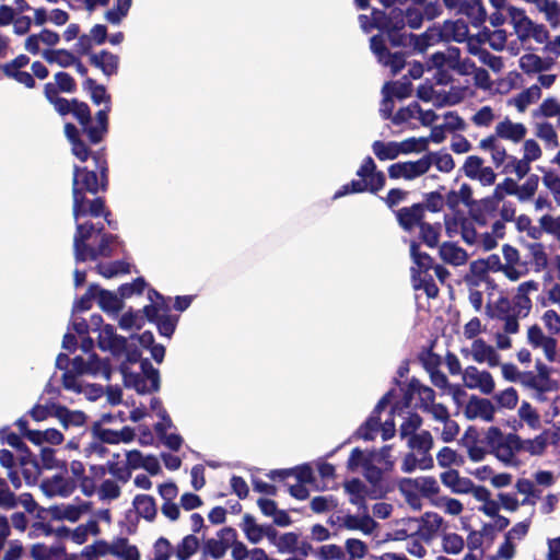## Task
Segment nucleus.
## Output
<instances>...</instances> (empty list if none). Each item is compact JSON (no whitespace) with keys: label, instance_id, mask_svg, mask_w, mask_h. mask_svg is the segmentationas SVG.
I'll return each instance as SVG.
<instances>
[{"label":"nucleus","instance_id":"69168bd1","mask_svg":"<svg viewBox=\"0 0 560 560\" xmlns=\"http://www.w3.org/2000/svg\"><path fill=\"white\" fill-rule=\"evenodd\" d=\"M299 544V535L289 532L281 535L276 542L279 552H296Z\"/></svg>","mask_w":560,"mask_h":560},{"label":"nucleus","instance_id":"6ab92c4d","mask_svg":"<svg viewBox=\"0 0 560 560\" xmlns=\"http://www.w3.org/2000/svg\"><path fill=\"white\" fill-rule=\"evenodd\" d=\"M442 483L450 488L452 492L467 494L474 488V482L467 477H460L455 469H450L441 474Z\"/></svg>","mask_w":560,"mask_h":560},{"label":"nucleus","instance_id":"338daca9","mask_svg":"<svg viewBox=\"0 0 560 560\" xmlns=\"http://www.w3.org/2000/svg\"><path fill=\"white\" fill-rule=\"evenodd\" d=\"M464 539L456 533L446 534L443 537V550L446 553L457 555L464 548Z\"/></svg>","mask_w":560,"mask_h":560},{"label":"nucleus","instance_id":"79ce46f5","mask_svg":"<svg viewBox=\"0 0 560 560\" xmlns=\"http://www.w3.org/2000/svg\"><path fill=\"white\" fill-rule=\"evenodd\" d=\"M527 249L530 253L532 261L535 266V271L539 272L548 266V256L545 252L542 243H527Z\"/></svg>","mask_w":560,"mask_h":560},{"label":"nucleus","instance_id":"1a4fd4ad","mask_svg":"<svg viewBox=\"0 0 560 560\" xmlns=\"http://www.w3.org/2000/svg\"><path fill=\"white\" fill-rule=\"evenodd\" d=\"M463 381L468 388H478L482 394L489 395L494 389V381L490 372H480L476 366L470 365L463 372Z\"/></svg>","mask_w":560,"mask_h":560},{"label":"nucleus","instance_id":"bf43d9fd","mask_svg":"<svg viewBox=\"0 0 560 560\" xmlns=\"http://www.w3.org/2000/svg\"><path fill=\"white\" fill-rule=\"evenodd\" d=\"M338 506V501L334 495H318L314 497L311 501V509L314 513H324L329 510H335Z\"/></svg>","mask_w":560,"mask_h":560},{"label":"nucleus","instance_id":"72a5a7b5","mask_svg":"<svg viewBox=\"0 0 560 560\" xmlns=\"http://www.w3.org/2000/svg\"><path fill=\"white\" fill-rule=\"evenodd\" d=\"M95 270L104 278L110 279L117 275H127L130 272V265L124 260H115L112 262H100L95 266Z\"/></svg>","mask_w":560,"mask_h":560},{"label":"nucleus","instance_id":"603ef678","mask_svg":"<svg viewBox=\"0 0 560 560\" xmlns=\"http://www.w3.org/2000/svg\"><path fill=\"white\" fill-rule=\"evenodd\" d=\"M314 557L319 560H345V551L336 544L324 545L315 550Z\"/></svg>","mask_w":560,"mask_h":560},{"label":"nucleus","instance_id":"0eeeda50","mask_svg":"<svg viewBox=\"0 0 560 560\" xmlns=\"http://www.w3.org/2000/svg\"><path fill=\"white\" fill-rule=\"evenodd\" d=\"M398 225L407 233L413 232L425 221L421 203H413L395 211Z\"/></svg>","mask_w":560,"mask_h":560},{"label":"nucleus","instance_id":"ea45409f","mask_svg":"<svg viewBox=\"0 0 560 560\" xmlns=\"http://www.w3.org/2000/svg\"><path fill=\"white\" fill-rule=\"evenodd\" d=\"M199 548V539L194 535L185 536L177 545L176 557L178 560H188Z\"/></svg>","mask_w":560,"mask_h":560},{"label":"nucleus","instance_id":"e433bc0d","mask_svg":"<svg viewBox=\"0 0 560 560\" xmlns=\"http://www.w3.org/2000/svg\"><path fill=\"white\" fill-rule=\"evenodd\" d=\"M346 491L350 494V503L365 508V485L359 479L353 478L345 485Z\"/></svg>","mask_w":560,"mask_h":560},{"label":"nucleus","instance_id":"2eb2a0df","mask_svg":"<svg viewBox=\"0 0 560 560\" xmlns=\"http://www.w3.org/2000/svg\"><path fill=\"white\" fill-rule=\"evenodd\" d=\"M82 88L90 94L93 104H104L102 109H107V117H109V113L112 112V96L107 93L105 85L98 84L94 79L86 77L82 83Z\"/></svg>","mask_w":560,"mask_h":560},{"label":"nucleus","instance_id":"c9c22d12","mask_svg":"<svg viewBox=\"0 0 560 560\" xmlns=\"http://www.w3.org/2000/svg\"><path fill=\"white\" fill-rule=\"evenodd\" d=\"M372 150L380 161L395 160L400 154L398 142H384L376 140L372 144Z\"/></svg>","mask_w":560,"mask_h":560},{"label":"nucleus","instance_id":"7c9ffc66","mask_svg":"<svg viewBox=\"0 0 560 560\" xmlns=\"http://www.w3.org/2000/svg\"><path fill=\"white\" fill-rule=\"evenodd\" d=\"M479 148L491 152L492 162L495 167L501 166L510 156L503 145L499 144L495 136H489L479 142Z\"/></svg>","mask_w":560,"mask_h":560},{"label":"nucleus","instance_id":"864d4df0","mask_svg":"<svg viewBox=\"0 0 560 560\" xmlns=\"http://www.w3.org/2000/svg\"><path fill=\"white\" fill-rule=\"evenodd\" d=\"M422 205V210L430 212H440L443 210L445 205V199L440 190L431 191L424 195V200L420 202Z\"/></svg>","mask_w":560,"mask_h":560},{"label":"nucleus","instance_id":"4d7b16f0","mask_svg":"<svg viewBox=\"0 0 560 560\" xmlns=\"http://www.w3.org/2000/svg\"><path fill=\"white\" fill-rule=\"evenodd\" d=\"M518 416L528 424L529 428L534 430L540 428V417L528 401L524 400L522 402L518 409Z\"/></svg>","mask_w":560,"mask_h":560},{"label":"nucleus","instance_id":"473e14b6","mask_svg":"<svg viewBox=\"0 0 560 560\" xmlns=\"http://www.w3.org/2000/svg\"><path fill=\"white\" fill-rule=\"evenodd\" d=\"M488 267L482 259H477L469 265V275L466 276V281L474 287H479L481 282L491 283L493 279L488 276Z\"/></svg>","mask_w":560,"mask_h":560},{"label":"nucleus","instance_id":"393cba45","mask_svg":"<svg viewBox=\"0 0 560 560\" xmlns=\"http://www.w3.org/2000/svg\"><path fill=\"white\" fill-rule=\"evenodd\" d=\"M405 487L420 491L424 497H432L439 493L440 487L434 477H421L417 479L404 478L400 481V489Z\"/></svg>","mask_w":560,"mask_h":560},{"label":"nucleus","instance_id":"09e8293b","mask_svg":"<svg viewBox=\"0 0 560 560\" xmlns=\"http://www.w3.org/2000/svg\"><path fill=\"white\" fill-rule=\"evenodd\" d=\"M144 317L141 313V310L133 312L132 310L124 313L119 319V327L121 329H141L144 326Z\"/></svg>","mask_w":560,"mask_h":560},{"label":"nucleus","instance_id":"cd10ccee","mask_svg":"<svg viewBox=\"0 0 560 560\" xmlns=\"http://www.w3.org/2000/svg\"><path fill=\"white\" fill-rule=\"evenodd\" d=\"M439 254L443 261L453 266H460L467 260L466 250L451 242H444L440 246Z\"/></svg>","mask_w":560,"mask_h":560},{"label":"nucleus","instance_id":"20e7f679","mask_svg":"<svg viewBox=\"0 0 560 560\" xmlns=\"http://www.w3.org/2000/svg\"><path fill=\"white\" fill-rule=\"evenodd\" d=\"M374 26L386 34L393 47H406L409 34L406 33V25L410 28H419L423 22V12L418 8H408L404 11L400 8H393L388 11L373 9Z\"/></svg>","mask_w":560,"mask_h":560},{"label":"nucleus","instance_id":"a878e982","mask_svg":"<svg viewBox=\"0 0 560 560\" xmlns=\"http://www.w3.org/2000/svg\"><path fill=\"white\" fill-rule=\"evenodd\" d=\"M459 13L465 14L474 26L482 25L488 19L486 8L481 0H466L462 4Z\"/></svg>","mask_w":560,"mask_h":560},{"label":"nucleus","instance_id":"c03bdc74","mask_svg":"<svg viewBox=\"0 0 560 560\" xmlns=\"http://www.w3.org/2000/svg\"><path fill=\"white\" fill-rule=\"evenodd\" d=\"M438 464L441 467L462 466L465 459L462 455L457 454L456 451L448 446L442 447L436 455Z\"/></svg>","mask_w":560,"mask_h":560},{"label":"nucleus","instance_id":"5fc2aeb1","mask_svg":"<svg viewBox=\"0 0 560 560\" xmlns=\"http://www.w3.org/2000/svg\"><path fill=\"white\" fill-rule=\"evenodd\" d=\"M346 551L349 557L345 556V560L362 559L368 552V546L364 541L357 538H348L345 544Z\"/></svg>","mask_w":560,"mask_h":560},{"label":"nucleus","instance_id":"e2e57ef3","mask_svg":"<svg viewBox=\"0 0 560 560\" xmlns=\"http://www.w3.org/2000/svg\"><path fill=\"white\" fill-rule=\"evenodd\" d=\"M515 172L518 179L525 177L530 171V161L525 158L518 160L515 156H510V162L504 166V172Z\"/></svg>","mask_w":560,"mask_h":560},{"label":"nucleus","instance_id":"6e6552de","mask_svg":"<svg viewBox=\"0 0 560 560\" xmlns=\"http://www.w3.org/2000/svg\"><path fill=\"white\" fill-rule=\"evenodd\" d=\"M527 341L533 348H541L549 362L556 361L557 339L546 336L539 325H532L527 330Z\"/></svg>","mask_w":560,"mask_h":560},{"label":"nucleus","instance_id":"c756f323","mask_svg":"<svg viewBox=\"0 0 560 560\" xmlns=\"http://www.w3.org/2000/svg\"><path fill=\"white\" fill-rule=\"evenodd\" d=\"M442 27H443L445 42L454 40L457 43H462L467 39L468 26L462 20L445 21L442 24Z\"/></svg>","mask_w":560,"mask_h":560},{"label":"nucleus","instance_id":"49530a36","mask_svg":"<svg viewBox=\"0 0 560 560\" xmlns=\"http://www.w3.org/2000/svg\"><path fill=\"white\" fill-rule=\"evenodd\" d=\"M411 280L416 290H423L429 299L438 298L440 290L431 275L416 277Z\"/></svg>","mask_w":560,"mask_h":560},{"label":"nucleus","instance_id":"de8ad7c7","mask_svg":"<svg viewBox=\"0 0 560 560\" xmlns=\"http://www.w3.org/2000/svg\"><path fill=\"white\" fill-rule=\"evenodd\" d=\"M380 427L381 419H376V417H372L370 415L369 418L359 427L355 435L359 439L372 441L374 440L375 433L378 431Z\"/></svg>","mask_w":560,"mask_h":560},{"label":"nucleus","instance_id":"f3484780","mask_svg":"<svg viewBox=\"0 0 560 560\" xmlns=\"http://www.w3.org/2000/svg\"><path fill=\"white\" fill-rule=\"evenodd\" d=\"M105 232L104 223L97 222L93 223L91 221H86L83 223H79L77 221L75 233L73 235V247L80 248V246H84V242H89V240L94 235L102 236ZM79 255H82V250L78 249Z\"/></svg>","mask_w":560,"mask_h":560},{"label":"nucleus","instance_id":"c85d7f7f","mask_svg":"<svg viewBox=\"0 0 560 560\" xmlns=\"http://www.w3.org/2000/svg\"><path fill=\"white\" fill-rule=\"evenodd\" d=\"M419 240L430 248L439 246L442 224L440 222L430 223L424 221L419 228Z\"/></svg>","mask_w":560,"mask_h":560},{"label":"nucleus","instance_id":"f257e3e1","mask_svg":"<svg viewBox=\"0 0 560 560\" xmlns=\"http://www.w3.org/2000/svg\"><path fill=\"white\" fill-rule=\"evenodd\" d=\"M94 168L73 166L72 174V215L75 221L88 215H97L104 208V197L109 187V166L106 148H101L90 155Z\"/></svg>","mask_w":560,"mask_h":560},{"label":"nucleus","instance_id":"9d476101","mask_svg":"<svg viewBox=\"0 0 560 560\" xmlns=\"http://www.w3.org/2000/svg\"><path fill=\"white\" fill-rule=\"evenodd\" d=\"M500 202V200L493 198L492 194L470 205L469 214L478 225L485 226L488 219L495 215Z\"/></svg>","mask_w":560,"mask_h":560},{"label":"nucleus","instance_id":"0e129e2a","mask_svg":"<svg viewBox=\"0 0 560 560\" xmlns=\"http://www.w3.org/2000/svg\"><path fill=\"white\" fill-rule=\"evenodd\" d=\"M91 431H92V434L97 440H100L102 443H107V444H118L119 443L117 431L112 430V429H104L101 425V422H95L92 425Z\"/></svg>","mask_w":560,"mask_h":560},{"label":"nucleus","instance_id":"a18cd8bd","mask_svg":"<svg viewBox=\"0 0 560 560\" xmlns=\"http://www.w3.org/2000/svg\"><path fill=\"white\" fill-rule=\"evenodd\" d=\"M132 4V0H117L113 9L105 13V19L114 25H117L127 16Z\"/></svg>","mask_w":560,"mask_h":560},{"label":"nucleus","instance_id":"aec40b11","mask_svg":"<svg viewBox=\"0 0 560 560\" xmlns=\"http://www.w3.org/2000/svg\"><path fill=\"white\" fill-rule=\"evenodd\" d=\"M471 354L476 362H487L489 366L494 368L500 364V355L494 348L488 345L483 339H476L471 345Z\"/></svg>","mask_w":560,"mask_h":560},{"label":"nucleus","instance_id":"a211bd4d","mask_svg":"<svg viewBox=\"0 0 560 560\" xmlns=\"http://www.w3.org/2000/svg\"><path fill=\"white\" fill-rule=\"evenodd\" d=\"M409 40L412 42L417 50L424 51L429 46L445 42L443 27L442 25H433L419 36L409 34Z\"/></svg>","mask_w":560,"mask_h":560},{"label":"nucleus","instance_id":"13d9d810","mask_svg":"<svg viewBox=\"0 0 560 560\" xmlns=\"http://www.w3.org/2000/svg\"><path fill=\"white\" fill-rule=\"evenodd\" d=\"M148 285L143 277L136 278L131 283H124L118 288V293L121 299H128L132 294H142Z\"/></svg>","mask_w":560,"mask_h":560},{"label":"nucleus","instance_id":"5701e85b","mask_svg":"<svg viewBox=\"0 0 560 560\" xmlns=\"http://www.w3.org/2000/svg\"><path fill=\"white\" fill-rule=\"evenodd\" d=\"M120 372L124 377V384L128 388H133L138 394L143 395L147 393H153L152 383L150 386L147 385L149 378L140 373L132 372L126 363H121Z\"/></svg>","mask_w":560,"mask_h":560},{"label":"nucleus","instance_id":"f03ea898","mask_svg":"<svg viewBox=\"0 0 560 560\" xmlns=\"http://www.w3.org/2000/svg\"><path fill=\"white\" fill-rule=\"evenodd\" d=\"M69 109V114L73 116L80 127L72 122H66L63 132L71 145V153L81 162H86L94 153L90 147L101 143L109 132L107 109H100L92 117L89 104L75 97L72 98Z\"/></svg>","mask_w":560,"mask_h":560},{"label":"nucleus","instance_id":"6e6d98bb","mask_svg":"<svg viewBox=\"0 0 560 560\" xmlns=\"http://www.w3.org/2000/svg\"><path fill=\"white\" fill-rule=\"evenodd\" d=\"M536 136L552 149L559 145L557 132L553 126L548 121L537 124Z\"/></svg>","mask_w":560,"mask_h":560},{"label":"nucleus","instance_id":"b1692460","mask_svg":"<svg viewBox=\"0 0 560 560\" xmlns=\"http://www.w3.org/2000/svg\"><path fill=\"white\" fill-rule=\"evenodd\" d=\"M60 90L56 85V83L48 82L44 85V95L46 100L54 106L55 110L60 116L69 115V106L72 104V98L68 100L66 97L59 96Z\"/></svg>","mask_w":560,"mask_h":560},{"label":"nucleus","instance_id":"774afa93","mask_svg":"<svg viewBox=\"0 0 560 560\" xmlns=\"http://www.w3.org/2000/svg\"><path fill=\"white\" fill-rule=\"evenodd\" d=\"M107 470L113 477L122 483H126L131 477L129 467H127L126 463L124 464L122 462L108 460Z\"/></svg>","mask_w":560,"mask_h":560},{"label":"nucleus","instance_id":"f8f14e48","mask_svg":"<svg viewBox=\"0 0 560 560\" xmlns=\"http://www.w3.org/2000/svg\"><path fill=\"white\" fill-rule=\"evenodd\" d=\"M119 56L103 49L95 54H90L89 63L100 69L104 75L110 78L118 73Z\"/></svg>","mask_w":560,"mask_h":560},{"label":"nucleus","instance_id":"4be33fe9","mask_svg":"<svg viewBox=\"0 0 560 560\" xmlns=\"http://www.w3.org/2000/svg\"><path fill=\"white\" fill-rule=\"evenodd\" d=\"M553 65V58L542 59L536 54H525L520 58V68L528 75L549 70Z\"/></svg>","mask_w":560,"mask_h":560},{"label":"nucleus","instance_id":"052dcab7","mask_svg":"<svg viewBox=\"0 0 560 560\" xmlns=\"http://www.w3.org/2000/svg\"><path fill=\"white\" fill-rule=\"evenodd\" d=\"M22 475L27 485H35L42 474V467L37 457L27 460V464L21 466Z\"/></svg>","mask_w":560,"mask_h":560},{"label":"nucleus","instance_id":"4c0bfd02","mask_svg":"<svg viewBox=\"0 0 560 560\" xmlns=\"http://www.w3.org/2000/svg\"><path fill=\"white\" fill-rule=\"evenodd\" d=\"M420 529L423 530V536L431 538L440 529L443 518L435 512H425L421 518Z\"/></svg>","mask_w":560,"mask_h":560},{"label":"nucleus","instance_id":"58836bf2","mask_svg":"<svg viewBox=\"0 0 560 560\" xmlns=\"http://www.w3.org/2000/svg\"><path fill=\"white\" fill-rule=\"evenodd\" d=\"M539 184V177L536 174H532L527 177L525 183L521 186L516 184L515 196L521 202L529 201L536 194Z\"/></svg>","mask_w":560,"mask_h":560},{"label":"nucleus","instance_id":"dca6fc26","mask_svg":"<svg viewBox=\"0 0 560 560\" xmlns=\"http://www.w3.org/2000/svg\"><path fill=\"white\" fill-rule=\"evenodd\" d=\"M52 417L57 418L65 429L82 427L86 422V415L81 410H70L68 407L52 404Z\"/></svg>","mask_w":560,"mask_h":560},{"label":"nucleus","instance_id":"9b49d317","mask_svg":"<svg viewBox=\"0 0 560 560\" xmlns=\"http://www.w3.org/2000/svg\"><path fill=\"white\" fill-rule=\"evenodd\" d=\"M495 408L493 404L487 398H480L472 395L464 410L467 419L481 418L485 421H492L494 418Z\"/></svg>","mask_w":560,"mask_h":560},{"label":"nucleus","instance_id":"f704fd0d","mask_svg":"<svg viewBox=\"0 0 560 560\" xmlns=\"http://www.w3.org/2000/svg\"><path fill=\"white\" fill-rule=\"evenodd\" d=\"M43 57L48 63H57L62 68H68L75 62V56L67 49H46Z\"/></svg>","mask_w":560,"mask_h":560},{"label":"nucleus","instance_id":"8fccbe9b","mask_svg":"<svg viewBox=\"0 0 560 560\" xmlns=\"http://www.w3.org/2000/svg\"><path fill=\"white\" fill-rule=\"evenodd\" d=\"M178 320V315L162 314V317L155 323L159 334L163 337L171 338L175 332Z\"/></svg>","mask_w":560,"mask_h":560},{"label":"nucleus","instance_id":"412c9836","mask_svg":"<svg viewBox=\"0 0 560 560\" xmlns=\"http://www.w3.org/2000/svg\"><path fill=\"white\" fill-rule=\"evenodd\" d=\"M526 127L521 122H512L510 119H504L495 126V138L511 140L513 142L522 141L526 136Z\"/></svg>","mask_w":560,"mask_h":560},{"label":"nucleus","instance_id":"a19ab883","mask_svg":"<svg viewBox=\"0 0 560 560\" xmlns=\"http://www.w3.org/2000/svg\"><path fill=\"white\" fill-rule=\"evenodd\" d=\"M242 528L250 542L257 544L262 539V525H258L253 515H244Z\"/></svg>","mask_w":560,"mask_h":560},{"label":"nucleus","instance_id":"680f3d73","mask_svg":"<svg viewBox=\"0 0 560 560\" xmlns=\"http://www.w3.org/2000/svg\"><path fill=\"white\" fill-rule=\"evenodd\" d=\"M419 113H421V106L418 102H412L408 106L399 108L393 116L392 121L394 125H401Z\"/></svg>","mask_w":560,"mask_h":560},{"label":"nucleus","instance_id":"7ed1b4c3","mask_svg":"<svg viewBox=\"0 0 560 560\" xmlns=\"http://www.w3.org/2000/svg\"><path fill=\"white\" fill-rule=\"evenodd\" d=\"M460 444L467 448L468 457L472 462H480L487 454L486 446L490 448L499 460L511 464L515 453L522 451V439L515 433L504 435L498 427H490L485 438L476 427H468L460 439Z\"/></svg>","mask_w":560,"mask_h":560},{"label":"nucleus","instance_id":"39448f33","mask_svg":"<svg viewBox=\"0 0 560 560\" xmlns=\"http://www.w3.org/2000/svg\"><path fill=\"white\" fill-rule=\"evenodd\" d=\"M120 245H122V242L119 240L118 235L103 233L96 246H91L88 242H84V246H80L79 249L82 250L81 256L79 255L78 248L73 247L74 259L77 262H85L88 260L95 261L100 257L109 258L114 255L115 247Z\"/></svg>","mask_w":560,"mask_h":560},{"label":"nucleus","instance_id":"bb28decb","mask_svg":"<svg viewBox=\"0 0 560 560\" xmlns=\"http://www.w3.org/2000/svg\"><path fill=\"white\" fill-rule=\"evenodd\" d=\"M132 504L139 516L149 522H153L156 517L158 509L155 500L149 494H137L133 498Z\"/></svg>","mask_w":560,"mask_h":560},{"label":"nucleus","instance_id":"2f4dec72","mask_svg":"<svg viewBox=\"0 0 560 560\" xmlns=\"http://www.w3.org/2000/svg\"><path fill=\"white\" fill-rule=\"evenodd\" d=\"M96 299L98 306L104 312L117 313L122 308V299L118 298L114 292L109 290L102 289L98 284L96 289Z\"/></svg>","mask_w":560,"mask_h":560},{"label":"nucleus","instance_id":"423d86ee","mask_svg":"<svg viewBox=\"0 0 560 560\" xmlns=\"http://www.w3.org/2000/svg\"><path fill=\"white\" fill-rule=\"evenodd\" d=\"M433 164V155L425 154L421 159L412 162H398L389 165L388 176L392 179L405 178L411 180L425 174Z\"/></svg>","mask_w":560,"mask_h":560},{"label":"nucleus","instance_id":"4468645a","mask_svg":"<svg viewBox=\"0 0 560 560\" xmlns=\"http://www.w3.org/2000/svg\"><path fill=\"white\" fill-rule=\"evenodd\" d=\"M508 15L517 38L522 43L528 40V33L535 23L526 15L525 11L514 5H510L508 7Z\"/></svg>","mask_w":560,"mask_h":560},{"label":"nucleus","instance_id":"ddd939ff","mask_svg":"<svg viewBox=\"0 0 560 560\" xmlns=\"http://www.w3.org/2000/svg\"><path fill=\"white\" fill-rule=\"evenodd\" d=\"M410 257L416 266L410 268L411 279L416 277L430 275L433 269V258L425 252L420 250V244L417 241L410 242Z\"/></svg>","mask_w":560,"mask_h":560},{"label":"nucleus","instance_id":"37998d69","mask_svg":"<svg viewBox=\"0 0 560 560\" xmlns=\"http://www.w3.org/2000/svg\"><path fill=\"white\" fill-rule=\"evenodd\" d=\"M408 446L412 450H417L422 454H428L433 447V438L427 430L412 435L408 440Z\"/></svg>","mask_w":560,"mask_h":560},{"label":"nucleus","instance_id":"3c124183","mask_svg":"<svg viewBox=\"0 0 560 560\" xmlns=\"http://www.w3.org/2000/svg\"><path fill=\"white\" fill-rule=\"evenodd\" d=\"M422 425V418L417 412H411L402 421L399 428V435L401 439L411 438L417 434V430Z\"/></svg>","mask_w":560,"mask_h":560}]
</instances>
